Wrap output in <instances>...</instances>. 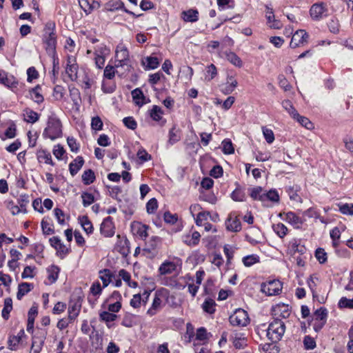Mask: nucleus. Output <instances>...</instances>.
Returning <instances> with one entry per match:
<instances>
[{"instance_id":"obj_1","label":"nucleus","mask_w":353,"mask_h":353,"mask_svg":"<svg viewBox=\"0 0 353 353\" xmlns=\"http://www.w3.org/2000/svg\"><path fill=\"white\" fill-rule=\"evenodd\" d=\"M43 136L44 138L51 140H54L62 136V125L59 119L54 115L48 117L47 126L43 130Z\"/></svg>"},{"instance_id":"obj_2","label":"nucleus","mask_w":353,"mask_h":353,"mask_svg":"<svg viewBox=\"0 0 353 353\" xmlns=\"http://www.w3.org/2000/svg\"><path fill=\"white\" fill-rule=\"evenodd\" d=\"M114 57V63L117 68H122L125 72L130 70V54L128 48L124 45L119 44L117 46Z\"/></svg>"},{"instance_id":"obj_3","label":"nucleus","mask_w":353,"mask_h":353,"mask_svg":"<svg viewBox=\"0 0 353 353\" xmlns=\"http://www.w3.org/2000/svg\"><path fill=\"white\" fill-rule=\"evenodd\" d=\"M266 336L269 340L273 343L280 341L285 331V325L284 323L279 319H274L271 322L267 330Z\"/></svg>"},{"instance_id":"obj_4","label":"nucleus","mask_w":353,"mask_h":353,"mask_svg":"<svg viewBox=\"0 0 353 353\" xmlns=\"http://www.w3.org/2000/svg\"><path fill=\"white\" fill-rule=\"evenodd\" d=\"M54 24L48 23L46 27V34L44 36V43L46 49L49 54L55 56L57 39L54 32Z\"/></svg>"},{"instance_id":"obj_5","label":"nucleus","mask_w":353,"mask_h":353,"mask_svg":"<svg viewBox=\"0 0 353 353\" xmlns=\"http://www.w3.org/2000/svg\"><path fill=\"white\" fill-rule=\"evenodd\" d=\"M229 321L233 326L245 327L250 323V318L245 310L238 308L230 316Z\"/></svg>"},{"instance_id":"obj_6","label":"nucleus","mask_w":353,"mask_h":353,"mask_svg":"<svg viewBox=\"0 0 353 353\" xmlns=\"http://www.w3.org/2000/svg\"><path fill=\"white\" fill-rule=\"evenodd\" d=\"M281 290L282 283L279 280L263 283L261 286V291L268 296L277 295L281 292Z\"/></svg>"},{"instance_id":"obj_7","label":"nucleus","mask_w":353,"mask_h":353,"mask_svg":"<svg viewBox=\"0 0 353 353\" xmlns=\"http://www.w3.org/2000/svg\"><path fill=\"white\" fill-rule=\"evenodd\" d=\"M327 8L324 3H316L312 6L310 13L313 20L319 21L327 16Z\"/></svg>"},{"instance_id":"obj_8","label":"nucleus","mask_w":353,"mask_h":353,"mask_svg":"<svg viewBox=\"0 0 353 353\" xmlns=\"http://www.w3.org/2000/svg\"><path fill=\"white\" fill-rule=\"evenodd\" d=\"M78 65L75 57L72 55L68 56L65 72L71 81L77 79Z\"/></svg>"},{"instance_id":"obj_9","label":"nucleus","mask_w":353,"mask_h":353,"mask_svg":"<svg viewBox=\"0 0 353 353\" xmlns=\"http://www.w3.org/2000/svg\"><path fill=\"white\" fill-rule=\"evenodd\" d=\"M46 332L41 331L32 337L30 353H40L46 339Z\"/></svg>"},{"instance_id":"obj_10","label":"nucleus","mask_w":353,"mask_h":353,"mask_svg":"<svg viewBox=\"0 0 353 353\" xmlns=\"http://www.w3.org/2000/svg\"><path fill=\"white\" fill-rule=\"evenodd\" d=\"M100 232L105 237H111L114 234V225L110 216L103 219L101 224Z\"/></svg>"},{"instance_id":"obj_11","label":"nucleus","mask_w":353,"mask_h":353,"mask_svg":"<svg viewBox=\"0 0 353 353\" xmlns=\"http://www.w3.org/2000/svg\"><path fill=\"white\" fill-rule=\"evenodd\" d=\"M226 229L230 232H237L241 230V221L235 213H230L225 221Z\"/></svg>"},{"instance_id":"obj_12","label":"nucleus","mask_w":353,"mask_h":353,"mask_svg":"<svg viewBox=\"0 0 353 353\" xmlns=\"http://www.w3.org/2000/svg\"><path fill=\"white\" fill-rule=\"evenodd\" d=\"M308 37L309 35L305 30H299L293 34L290 46L292 48H296L299 45L307 43Z\"/></svg>"},{"instance_id":"obj_13","label":"nucleus","mask_w":353,"mask_h":353,"mask_svg":"<svg viewBox=\"0 0 353 353\" xmlns=\"http://www.w3.org/2000/svg\"><path fill=\"white\" fill-rule=\"evenodd\" d=\"M272 312L275 316L286 319L290 315V306L284 303H279L272 307Z\"/></svg>"},{"instance_id":"obj_14","label":"nucleus","mask_w":353,"mask_h":353,"mask_svg":"<svg viewBox=\"0 0 353 353\" xmlns=\"http://www.w3.org/2000/svg\"><path fill=\"white\" fill-rule=\"evenodd\" d=\"M0 83L8 88H14L17 87L18 81L13 76H8L5 71L0 70Z\"/></svg>"},{"instance_id":"obj_15","label":"nucleus","mask_w":353,"mask_h":353,"mask_svg":"<svg viewBox=\"0 0 353 353\" xmlns=\"http://www.w3.org/2000/svg\"><path fill=\"white\" fill-rule=\"evenodd\" d=\"M201 235L199 232L194 231L191 234H186L182 236V241L188 246H195L199 244Z\"/></svg>"},{"instance_id":"obj_16","label":"nucleus","mask_w":353,"mask_h":353,"mask_svg":"<svg viewBox=\"0 0 353 353\" xmlns=\"http://www.w3.org/2000/svg\"><path fill=\"white\" fill-rule=\"evenodd\" d=\"M285 221L294 226V228H300L303 223V220L293 212H288L285 215Z\"/></svg>"},{"instance_id":"obj_17","label":"nucleus","mask_w":353,"mask_h":353,"mask_svg":"<svg viewBox=\"0 0 353 353\" xmlns=\"http://www.w3.org/2000/svg\"><path fill=\"white\" fill-rule=\"evenodd\" d=\"M132 230L141 239H145L148 236V230L149 227L141 223H134L132 226Z\"/></svg>"},{"instance_id":"obj_18","label":"nucleus","mask_w":353,"mask_h":353,"mask_svg":"<svg viewBox=\"0 0 353 353\" xmlns=\"http://www.w3.org/2000/svg\"><path fill=\"white\" fill-rule=\"evenodd\" d=\"M50 245L54 248L57 251L63 255L68 253V249L61 243V239L57 236H53L50 239Z\"/></svg>"},{"instance_id":"obj_19","label":"nucleus","mask_w":353,"mask_h":353,"mask_svg":"<svg viewBox=\"0 0 353 353\" xmlns=\"http://www.w3.org/2000/svg\"><path fill=\"white\" fill-rule=\"evenodd\" d=\"M237 84V81L232 76L228 77L227 82L222 86L221 91L225 94H229L234 90Z\"/></svg>"},{"instance_id":"obj_20","label":"nucleus","mask_w":353,"mask_h":353,"mask_svg":"<svg viewBox=\"0 0 353 353\" xmlns=\"http://www.w3.org/2000/svg\"><path fill=\"white\" fill-rule=\"evenodd\" d=\"M84 160L82 157H77L69 165V170L72 176H74L82 168Z\"/></svg>"},{"instance_id":"obj_21","label":"nucleus","mask_w":353,"mask_h":353,"mask_svg":"<svg viewBox=\"0 0 353 353\" xmlns=\"http://www.w3.org/2000/svg\"><path fill=\"white\" fill-rule=\"evenodd\" d=\"M181 18L186 22H196L199 19V12L196 10L193 9L183 11Z\"/></svg>"},{"instance_id":"obj_22","label":"nucleus","mask_w":353,"mask_h":353,"mask_svg":"<svg viewBox=\"0 0 353 353\" xmlns=\"http://www.w3.org/2000/svg\"><path fill=\"white\" fill-rule=\"evenodd\" d=\"M132 97L134 103L139 106H142L147 103L143 92L139 88H136L132 91Z\"/></svg>"},{"instance_id":"obj_23","label":"nucleus","mask_w":353,"mask_h":353,"mask_svg":"<svg viewBox=\"0 0 353 353\" xmlns=\"http://www.w3.org/2000/svg\"><path fill=\"white\" fill-rule=\"evenodd\" d=\"M118 251L123 256H128L130 252V242L126 238L119 239L117 243Z\"/></svg>"},{"instance_id":"obj_24","label":"nucleus","mask_w":353,"mask_h":353,"mask_svg":"<svg viewBox=\"0 0 353 353\" xmlns=\"http://www.w3.org/2000/svg\"><path fill=\"white\" fill-rule=\"evenodd\" d=\"M37 157L40 163L44 161L46 164L54 165L50 153L45 150L41 149L38 150L37 152Z\"/></svg>"},{"instance_id":"obj_25","label":"nucleus","mask_w":353,"mask_h":353,"mask_svg":"<svg viewBox=\"0 0 353 353\" xmlns=\"http://www.w3.org/2000/svg\"><path fill=\"white\" fill-rule=\"evenodd\" d=\"M99 278L102 281L103 288H106L112 281L113 276L112 272L109 269H103L100 270Z\"/></svg>"},{"instance_id":"obj_26","label":"nucleus","mask_w":353,"mask_h":353,"mask_svg":"<svg viewBox=\"0 0 353 353\" xmlns=\"http://www.w3.org/2000/svg\"><path fill=\"white\" fill-rule=\"evenodd\" d=\"M250 195L254 200H259L261 202H264V193L265 190L260 187H254L249 190Z\"/></svg>"},{"instance_id":"obj_27","label":"nucleus","mask_w":353,"mask_h":353,"mask_svg":"<svg viewBox=\"0 0 353 353\" xmlns=\"http://www.w3.org/2000/svg\"><path fill=\"white\" fill-rule=\"evenodd\" d=\"M24 120L30 123H34L37 122L39 119V115L36 112L33 111L30 108H26L24 110Z\"/></svg>"},{"instance_id":"obj_28","label":"nucleus","mask_w":353,"mask_h":353,"mask_svg":"<svg viewBox=\"0 0 353 353\" xmlns=\"http://www.w3.org/2000/svg\"><path fill=\"white\" fill-rule=\"evenodd\" d=\"M24 335V331L21 330L17 336H12L9 338L8 347L11 350H16L17 346L21 340L22 336Z\"/></svg>"},{"instance_id":"obj_29","label":"nucleus","mask_w":353,"mask_h":353,"mask_svg":"<svg viewBox=\"0 0 353 353\" xmlns=\"http://www.w3.org/2000/svg\"><path fill=\"white\" fill-rule=\"evenodd\" d=\"M41 86L37 85L34 88L30 90L31 99L37 103H41L43 101L44 99L43 95L40 93Z\"/></svg>"},{"instance_id":"obj_30","label":"nucleus","mask_w":353,"mask_h":353,"mask_svg":"<svg viewBox=\"0 0 353 353\" xmlns=\"http://www.w3.org/2000/svg\"><path fill=\"white\" fill-rule=\"evenodd\" d=\"M33 288V285L28 283H22L19 285L17 298L20 300Z\"/></svg>"},{"instance_id":"obj_31","label":"nucleus","mask_w":353,"mask_h":353,"mask_svg":"<svg viewBox=\"0 0 353 353\" xmlns=\"http://www.w3.org/2000/svg\"><path fill=\"white\" fill-rule=\"evenodd\" d=\"M176 269V265L172 262H164L161 265L159 271L161 274H168L172 273Z\"/></svg>"},{"instance_id":"obj_32","label":"nucleus","mask_w":353,"mask_h":353,"mask_svg":"<svg viewBox=\"0 0 353 353\" xmlns=\"http://www.w3.org/2000/svg\"><path fill=\"white\" fill-rule=\"evenodd\" d=\"M161 299L156 295L153 299L152 306L147 311V314L150 316L156 314L157 310L161 307Z\"/></svg>"},{"instance_id":"obj_33","label":"nucleus","mask_w":353,"mask_h":353,"mask_svg":"<svg viewBox=\"0 0 353 353\" xmlns=\"http://www.w3.org/2000/svg\"><path fill=\"white\" fill-rule=\"evenodd\" d=\"M12 310V301L10 298H6L4 300V306L2 310V317L7 320L9 318V314Z\"/></svg>"},{"instance_id":"obj_34","label":"nucleus","mask_w":353,"mask_h":353,"mask_svg":"<svg viewBox=\"0 0 353 353\" xmlns=\"http://www.w3.org/2000/svg\"><path fill=\"white\" fill-rule=\"evenodd\" d=\"M79 222L84 231L87 234H91L93 232V226L92 223L90 221L88 218L86 216H83L79 217Z\"/></svg>"},{"instance_id":"obj_35","label":"nucleus","mask_w":353,"mask_h":353,"mask_svg":"<svg viewBox=\"0 0 353 353\" xmlns=\"http://www.w3.org/2000/svg\"><path fill=\"white\" fill-rule=\"evenodd\" d=\"M215 301L212 299H207L202 304V308L204 312L208 314H213L215 312Z\"/></svg>"},{"instance_id":"obj_36","label":"nucleus","mask_w":353,"mask_h":353,"mask_svg":"<svg viewBox=\"0 0 353 353\" xmlns=\"http://www.w3.org/2000/svg\"><path fill=\"white\" fill-rule=\"evenodd\" d=\"M48 273V278L51 283H54L57 279L59 272V268L56 265H51L47 269Z\"/></svg>"},{"instance_id":"obj_37","label":"nucleus","mask_w":353,"mask_h":353,"mask_svg":"<svg viewBox=\"0 0 353 353\" xmlns=\"http://www.w3.org/2000/svg\"><path fill=\"white\" fill-rule=\"evenodd\" d=\"M226 59L234 65L241 68L243 65L242 61L239 57H238L234 52H226Z\"/></svg>"},{"instance_id":"obj_38","label":"nucleus","mask_w":353,"mask_h":353,"mask_svg":"<svg viewBox=\"0 0 353 353\" xmlns=\"http://www.w3.org/2000/svg\"><path fill=\"white\" fill-rule=\"evenodd\" d=\"M282 106L294 119L299 116L298 112L296 110L290 101L284 100L282 102Z\"/></svg>"},{"instance_id":"obj_39","label":"nucleus","mask_w":353,"mask_h":353,"mask_svg":"<svg viewBox=\"0 0 353 353\" xmlns=\"http://www.w3.org/2000/svg\"><path fill=\"white\" fill-rule=\"evenodd\" d=\"M123 6V3L120 0H112L105 5V10L112 12L122 8Z\"/></svg>"},{"instance_id":"obj_40","label":"nucleus","mask_w":353,"mask_h":353,"mask_svg":"<svg viewBox=\"0 0 353 353\" xmlns=\"http://www.w3.org/2000/svg\"><path fill=\"white\" fill-rule=\"evenodd\" d=\"M90 340L91 345L94 350H97L102 349L103 339L101 335H99L98 333H96L90 336Z\"/></svg>"},{"instance_id":"obj_41","label":"nucleus","mask_w":353,"mask_h":353,"mask_svg":"<svg viewBox=\"0 0 353 353\" xmlns=\"http://www.w3.org/2000/svg\"><path fill=\"white\" fill-rule=\"evenodd\" d=\"M242 261L246 267H250L260 261L259 256L256 254H250L243 258Z\"/></svg>"},{"instance_id":"obj_42","label":"nucleus","mask_w":353,"mask_h":353,"mask_svg":"<svg viewBox=\"0 0 353 353\" xmlns=\"http://www.w3.org/2000/svg\"><path fill=\"white\" fill-rule=\"evenodd\" d=\"M94 179V173L90 169L84 171V172L82 174V181L85 185H90L92 183Z\"/></svg>"},{"instance_id":"obj_43","label":"nucleus","mask_w":353,"mask_h":353,"mask_svg":"<svg viewBox=\"0 0 353 353\" xmlns=\"http://www.w3.org/2000/svg\"><path fill=\"white\" fill-rule=\"evenodd\" d=\"M339 211L345 215L353 216V203H338Z\"/></svg>"},{"instance_id":"obj_44","label":"nucleus","mask_w":353,"mask_h":353,"mask_svg":"<svg viewBox=\"0 0 353 353\" xmlns=\"http://www.w3.org/2000/svg\"><path fill=\"white\" fill-rule=\"evenodd\" d=\"M273 230L280 237L283 238L288 233L287 227L281 223L273 225Z\"/></svg>"},{"instance_id":"obj_45","label":"nucleus","mask_w":353,"mask_h":353,"mask_svg":"<svg viewBox=\"0 0 353 353\" xmlns=\"http://www.w3.org/2000/svg\"><path fill=\"white\" fill-rule=\"evenodd\" d=\"M314 316L315 321L325 323L327 316V310L325 308L321 307L320 309L316 310V312L314 314Z\"/></svg>"},{"instance_id":"obj_46","label":"nucleus","mask_w":353,"mask_h":353,"mask_svg":"<svg viewBox=\"0 0 353 353\" xmlns=\"http://www.w3.org/2000/svg\"><path fill=\"white\" fill-rule=\"evenodd\" d=\"M279 200V196L275 190H271L268 192H265L264 193V202L268 201H270L272 202H278Z\"/></svg>"},{"instance_id":"obj_47","label":"nucleus","mask_w":353,"mask_h":353,"mask_svg":"<svg viewBox=\"0 0 353 353\" xmlns=\"http://www.w3.org/2000/svg\"><path fill=\"white\" fill-rule=\"evenodd\" d=\"M216 74V68L214 64H210L206 68L205 78L207 81H211Z\"/></svg>"},{"instance_id":"obj_48","label":"nucleus","mask_w":353,"mask_h":353,"mask_svg":"<svg viewBox=\"0 0 353 353\" xmlns=\"http://www.w3.org/2000/svg\"><path fill=\"white\" fill-rule=\"evenodd\" d=\"M99 318L101 321L110 323L114 321L117 318V315L109 312L104 311L99 314Z\"/></svg>"},{"instance_id":"obj_49","label":"nucleus","mask_w":353,"mask_h":353,"mask_svg":"<svg viewBox=\"0 0 353 353\" xmlns=\"http://www.w3.org/2000/svg\"><path fill=\"white\" fill-rule=\"evenodd\" d=\"M143 64H146V67L149 69H155L159 66V62L156 57H148L145 58Z\"/></svg>"},{"instance_id":"obj_50","label":"nucleus","mask_w":353,"mask_h":353,"mask_svg":"<svg viewBox=\"0 0 353 353\" xmlns=\"http://www.w3.org/2000/svg\"><path fill=\"white\" fill-rule=\"evenodd\" d=\"M223 152L225 154L234 153V149L232 141L230 139H224L222 141Z\"/></svg>"},{"instance_id":"obj_51","label":"nucleus","mask_w":353,"mask_h":353,"mask_svg":"<svg viewBox=\"0 0 353 353\" xmlns=\"http://www.w3.org/2000/svg\"><path fill=\"white\" fill-rule=\"evenodd\" d=\"M162 114L163 111L161 108L157 105H154L150 113L151 118L156 121H159L161 119Z\"/></svg>"},{"instance_id":"obj_52","label":"nucleus","mask_w":353,"mask_h":353,"mask_svg":"<svg viewBox=\"0 0 353 353\" xmlns=\"http://www.w3.org/2000/svg\"><path fill=\"white\" fill-rule=\"evenodd\" d=\"M235 250H236L235 247L231 246L230 245H224L223 252L227 258L228 263H230V261L232 259Z\"/></svg>"},{"instance_id":"obj_53","label":"nucleus","mask_w":353,"mask_h":353,"mask_svg":"<svg viewBox=\"0 0 353 353\" xmlns=\"http://www.w3.org/2000/svg\"><path fill=\"white\" fill-rule=\"evenodd\" d=\"M116 68L115 65H110L108 64L104 69L103 76L108 79H113L115 73L118 72V71L116 70Z\"/></svg>"},{"instance_id":"obj_54","label":"nucleus","mask_w":353,"mask_h":353,"mask_svg":"<svg viewBox=\"0 0 353 353\" xmlns=\"http://www.w3.org/2000/svg\"><path fill=\"white\" fill-rule=\"evenodd\" d=\"M158 202L155 198L150 199L146 203V210L148 214H153L157 210Z\"/></svg>"},{"instance_id":"obj_55","label":"nucleus","mask_w":353,"mask_h":353,"mask_svg":"<svg viewBox=\"0 0 353 353\" xmlns=\"http://www.w3.org/2000/svg\"><path fill=\"white\" fill-rule=\"evenodd\" d=\"M261 349L264 353H279V348L273 342L264 344Z\"/></svg>"},{"instance_id":"obj_56","label":"nucleus","mask_w":353,"mask_h":353,"mask_svg":"<svg viewBox=\"0 0 353 353\" xmlns=\"http://www.w3.org/2000/svg\"><path fill=\"white\" fill-rule=\"evenodd\" d=\"M263 134L265 141L268 143H272L274 141V134L272 130L267 128L266 127L262 128Z\"/></svg>"},{"instance_id":"obj_57","label":"nucleus","mask_w":353,"mask_h":353,"mask_svg":"<svg viewBox=\"0 0 353 353\" xmlns=\"http://www.w3.org/2000/svg\"><path fill=\"white\" fill-rule=\"evenodd\" d=\"M83 205L84 207L89 206L94 201V197L91 193L83 192L81 194Z\"/></svg>"},{"instance_id":"obj_58","label":"nucleus","mask_w":353,"mask_h":353,"mask_svg":"<svg viewBox=\"0 0 353 353\" xmlns=\"http://www.w3.org/2000/svg\"><path fill=\"white\" fill-rule=\"evenodd\" d=\"M208 339V332L205 328L201 327L196 330L195 339L201 341H206Z\"/></svg>"},{"instance_id":"obj_59","label":"nucleus","mask_w":353,"mask_h":353,"mask_svg":"<svg viewBox=\"0 0 353 353\" xmlns=\"http://www.w3.org/2000/svg\"><path fill=\"white\" fill-rule=\"evenodd\" d=\"M137 155L141 163L146 162L151 159V155L143 148H141L138 150Z\"/></svg>"},{"instance_id":"obj_60","label":"nucleus","mask_w":353,"mask_h":353,"mask_svg":"<svg viewBox=\"0 0 353 353\" xmlns=\"http://www.w3.org/2000/svg\"><path fill=\"white\" fill-rule=\"evenodd\" d=\"M103 122L99 117H94L91 121V128L94 130H101L103 128Z\"/></svg>"},{"instance_id":"obj_61","label":"nucleus","mask_w":353,"mask_h":353,"mask_svg":"<svg viewBox=\"0 0 353 353\" xmlns=\"http://www.w3.org/2000/svg\"><path fill=\"white\" fill-rule=\"evenodd\" d=\"M303 344L306 350H313L316 347L314 339L310 336H305L304 337Z\"/></svg>"},{"instance_id":"obj_62","label":"nucleus","mask_w":353,"mask_h":353,"mask_svg":"<svg viewBox=\"0 0 353 353\" xmlns=\"http://www.w3.org/2000/svg\"><path fill=\"white\" fill-rule=\"evenodd\" d=\"M315 256L320 263H323L327 261V253L322 248H318L316 250Z\"/></svg>"},{"instance_id":"obj_63","label":"nucleus","mask_w":353,"mask_h":353,"mask_svg":"<svg viewBox=\"0 0 353 353\" xmlns=\"http://www.w3.org/2000/svg\"><path fill=\"white\" fill-rule=\"evenodd\" d=\"M231 197L235 201H243L245 194L240 189H236L232 192Z\"/></svg>"},{"instance_id":"obj_64","label":"nucleus","mask_w":353,"mask_h":353,"mask_svg":"<svg viewBox=\"0 0 353 353\" xmlns=\"http://www.w3.org/2000/svg\"><path fill=\"white\" fill-rule=\"evenodd\" d=\"M339 307L353 309V299H349L346 297H342L339 302Z\"/></svg>"}]
</instances>
